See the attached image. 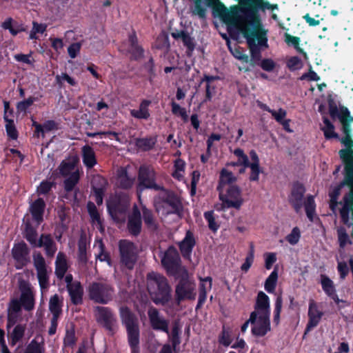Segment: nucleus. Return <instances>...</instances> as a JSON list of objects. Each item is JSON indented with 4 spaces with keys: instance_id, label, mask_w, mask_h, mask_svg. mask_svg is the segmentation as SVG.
Wrapping results in <instances>:
<instances>
[{
    "instance_id": "52",
    "label": "nucleus",
    "mask_w": 353,
    "mask_h": 353,
    "mask_svg": "<svg viewBox=\"0 0 353 353\" xmlns=\"http://www.w3.org/2000/svg\"><path fill=\"white\" fill-rule=\"evenodd\" d=\"M203 216L206 221L208 222L209 229L212 230L213 232H216L219 230L220 225L215 221L214 211L210 210L205 212L203 214Z\"/></svg>"
},
{
    "instance_id": "55",
    "label": "nucleus",
    "mask_w": 353,
    "mask_h": 353,
    "mask_svg": "<svg viewBox=\"0 0 353 353\" xmlns=\"http://www.w3.org/2000/svg\"><path fill=\"white\" fill-rule=\"evenodd\" d=\"M39 100L38 97H30L28 99L19 101L17 103L16 108L19 112H27V110L32 105V104Z\"/></svg>"
},
{
    "instance_id": "50",
    "label": "nucleus",
    "mask_w": 353,
    "mask_h": 353,
    "mask_svg": "<svg viewBox=\"0 0 353 353\" xmlns=\"http://www.w3.org/2000/svg\"><path fill=\"white\" fill-rule=\"evenodd\" d=\"M156 330L166 333L170 336L169 321L161 318L156 310Z\"/></svg>"
},
{
    "instance_id": "18",
    "label": "nucleus",
    "mask_w": 353,
    "mask_h": 353,
    "mask_svg": "<svg viewBox=\"0 0 353 353\" xmlns=\"http://www.w3.org/2000/svg\"><path fill=\"white\" fill-rule=\"evenodd\" d=\"M172 37L176 39H181L183 46L186 48V54L191 56L195 49V42L193 37L185 30H176L171 33Z\"/></svg>"
},
{
    "instance_id": "62",
    "label": "nucleus",
    "mask_w": 353,
    "mask_h": 353,
    "mask_svg": "<svg viewBox=\"0 0 353 353\" xmlns=\"http://www.w3.org/2000/svg\"><path fill=\"white\" fill-rule=\"evenodd\" d=\"M54 185V182L43 180L37 187V192L39 194H47L51 191L52 187Z\"/></svg>"
},
{
    "instance_id": "35",
    "label": "nucleus",
    "mask_w": 353,
    "mask_h": 353,
    "mask_svg": "<svg viewBox=\"0 0 353 353\" xmlns=\"http://www.w3.org/2000/svg\"><path fill=\"white\" fill-rule=\"evenodd\" d=\"M77 162L78 161L76 159L69 161H62L58 167L59 174L63 176H69L72 173L71 172L75 168Z\"/></svg>"
},
{
    "instance_id": "34",
    "label": "nucleus",
    "mask_w": 353,
    "mask_h": 353,
    "mask_svg": "<svg viewBox=\"0 0 353 353\" xmlns=\"http://www.w3.org/2000/svg\"><path fill=\"white\" fill-rule=\"evenodd\" d=\"M323 121L324 126L321 128L323 132L325 139L330 140L331 139H339V135L335 132V127L333 123L327 117H323Z\"/></svg>"
},
{
    "instance_id": "41",
    "label": "nucleus",
    "mask_w": 353,
    "mask_h": 353,
    "mask_svg": "<svg viewBox=\"0 0 353 353\" xmlns=\"http://www.w3.org/2000/svg\"><path fill=\"white\" fill-rule=\"evenodd\" d=\"M21 307H23V306L21 305L20 300L15 299L11 300V301L9 304V307H8V321L9 325L10 323H12V324L15 323V320L12 319V314H16L19 313L21 310Z\"/></svg>"
},
{
    "instance_id": "28",
    "label": "nucleus",
    "mask_w": 353,
    "mask_h": 353,
    "mask_svg": "<svg viewBox=\"0 0 353 353\" xmlns=\"http://www.w3.org/2000/svg\"><path fill=\"white\" fill-rule=\"evenodd\" d=\"M82 161L88 169L92 168L97 160L94 149L89 145H85L81 148Z\"/></svg>"
},
{
    "instance_id": "20",
    "label": "nucleus",
    "mask_w": 353,
    "mask_h": 353,
    "mask_svg": "<svg viewBox=\"0 0 353 353\" xmlns=\"http://www.w3.org/2000/svg\"><path fill=\"white\" fill-rule=\"evenodd\" d=\"M46 205L43 198H38L30 205V212L34 221L40 224L43 221Z\"/></svg>"
},
{
    "instance_id": "9",
    "label": "nucleus",
    "mask_w": 353,
    "mask_h": 353,
    "mask_svg": "<svg viewBox=\"0 0 353 353\" xmlns=\"http://www.w3.org/2000/svg\"><path fill=\"white\" fill-rule=\"evenodd\" d=\"M156 305H166L172 299V288L166 277L156 273Z\"/></svg>"
},
{
    "instance_id": "15",
    "label": "nucleus",
    "mask_w": 353,
    "mask_h": 353,
    "mask_svg": "<svg viewBox=\"0 0 353 353\" xmlns=\"http://www.w3.org/2000/svg\"><path fill=\"white\" fill-rule=\"evenodd\" d=\"M29 252L30 250L27 244L23 241L14 244L12 250L13 259L22 266L26 265L30 261Z\"/></svg>"
},
{
    "instance_id": "57",
    "label": "nucleus",
    "mask_w": 353,
    "mask_h": 353,
    "mask_svg": "<svg viewBox=\"0 0 353 353\" xmlns=\"http://www.w3.org/2000/svg\"><path fill=\"white\" fill-rule=\"evenodd\" d=\"M340 122L343 128L344 123H347L349 128H351L350 124L353 122V117L350 115V112L345 106L341 107Z\"/></svg>"
},
{
    "instance_id": "59",
    "label": "nucleus",
    "mask_w": 353,
    "mask_h": 353,
    "mask_svg": "<svg viewBox=\"0 0 353 353\" xmlns=\"http://www.w3.org/2000/svg\"><path fill=\"white\" fill-rule=\"evenodd\" d=\"M172 112L174 115H179L184 122H187L188 120V116L186 110L184 108L181 107L178 103L174 101L171 103Z\"/></svg>"
},
{
    "instance_id": "51",
    "label": "nucleus",
    "mask_w": 353,
    "mask_h": 353,
    "mask_svg": "<svg viewBox=\"0 0 353 353\" xmlns=\"http://www.w3.org/2000/svg\"><path fill=\"white\" fill-rule=\"evenodd\" d=\"M135 144L143 151H148L154 146V139L152 138H139L136 139Z\"/></svg>"
},
{
    "instance_id": "63",
    "label": "nucleus",
    "mask_w": 353,
    "mask_h": 353,
    "mask_svg": "<svg viewBox=\"0 0 353 353\" xmlns=\"http://www.w3.org/2000/svg\"><path fill=\"white\" fill-rule=\"evenodd\" d=\"M301 238V232L298 227H294L291 232L285 236V240L291 245H296Z\"/></svg>"
},
{
    "instance_id": "19",
    "label": "nucleus",
    "mask_w": 353,
    "mask_h": 353,
    "mask_svg": "<svg viewBox=\"0 0 353 353\" xmlns=\"http://www.w3.org/2000/svg\"><path fill=\"white\" fill-rule=\"evenodd\" d=\"M35 248H43L46 255L52 258L57 252V245L50 234H42L38 240L37 245Z\"/></svg>"
},
{
    "instance_id": "6",
    "label": "nucleus",
    "mask_w": 353,
    "mask_h": 353,
    "mask_svg": "<svg viewBox=\"0 0 353 353\" xmlns=\"http://www.w3.org/2000/svg\"><path fill=\"white\" fill-rule=\"evenodd\" d=\"M161 264L167 274L170 276H178L182 270L187 273V271L182 266L180 254L173 245L168 247L164 252L161 259Z\"/></svg>"
},
{
    "instance_id": "42",
    "label": "nucleus",
    "mask_w": 353,
    "mask_h": 353,
    "mask_svg": "<svg viewBox=\"0 0 353 353\" xmlns=\"http://www.w3.org/2000/svg\"><path fill=\"white\" fill-rule=\"evenodd\" d=\"M232 341V329L230 327L223 325L221 332L219 336V342L225 347L229 346Z\"/></svg>"
},
{
    "instance_id": "64",
    "label": "nucleus",
    "mask_w": 353,
    "mask_h": 353,
    "mask_svg": "<svg viewBox=\"0 0 353 353\" xmlns=\"http://www.w3.org/2000/svg\"><path fill=\"white\" fill-rule=\"evenodd\" d=\"M200 283L199 290V292H204L207 294L208 290L212 289V279L210 276H207L205 278H200Z\"/></svg>"
},
{
    "instance_id": "33",
    "label": "nucleus",
    "mask_w": 353,
    "mask_h": 353,
    "mask_svg": "<svg viewBox=\"0 0 353 353\" xmlns=\"http://www.w3.org/2000/svg\"><path fill=\"white\" fill-rule=\"evenodd\" d=\"M353 185V179L349 176L344 175V179L341 181L338 185L334 186L330 192L329 196L330 199H339V196L341 194V189L344 186H347L350 188Z\"/></svg>"
},
{
    "instance_id": "46",
    "label": "nucleus",
    "mask_w": 353,
    "mask_h": 353,
    "mask_svg": "<svg viewBox=\"0 0 353 353\" xmlns=\"http://www.w3.org/2000/svg\"><path fill=\"white\" fill-rule=\"evenodd\" d=\"M107 185L108 181L106 179L99 174L94 176L91 182L92 191L98 190V189L105 191Z\"/></svg>"
},
{
    "instance_id": "2",
    "label": "nucleus",
    "mask_w": 353,
    "mask_h": 353,
    "mask_svg": "<svg viewBox=\"0 0 353 353\" xmlns=\"http://www.w3.org/2000/svg\"><path fill=\"white\" fill-rule=\"evenodd\" d=\"M305 192V187L302 183L299 181L293 182L288 195V202L296 213H299L304 205L308 219L313 221L316 211V203L312 195H307L305 200H304Z\"/></svg>"
},
{
    "instance_id": "27",
    "label": "nucleus",
    "mask_w": 353,
    "mask_h": 353,
    "mask_svg": "<svg viewBox=\"0 0 353 353\" xmlns=\"http://www.w3.org/2000/svg\"><path fill=\"white\" fill-rule=\"evenodd\" d=\"M135 181L134 176H130L125 168H121L117 171L118 187L123 190H129L132 188Z\"/></svg>"
},
{
    "instance_id": "36",
    "label": "nucleus",
    "mask_w": 353,
    "mask_h": 353,
    "mask_svg": "<svg viewBox=\"0 0 353 353\" xmlns=\"http://www.w3.org/2000/svg\"><path fill=\"white\" fill-rule=\"evenodd\" d=\"M150 104V101L143 100L141 103L139 110H131V115L134 118L147 119L150 117V113L148 111V106Z\"/></svg>"
},
{
    "instance_id": "37",
    "label": "nucleus",
    "mask_w": 353,
    "mask_h": 353,
    "mask_svg": "<svg viewBox=\"0 0 353 353\" xmlns=\"http://www.w3.org/2000/svg\"><path fill=\"white\" fill-rule=\"evenodd\" d=\"M165 203L171 208V211L168 212L169 214H174L179 216L182 214L183 209V205L180 199L176 194Z\"/></svg>"
},
{
    "instance_id": "56",
    "label": "nucleus",
    "mask_w": 353,
    "mask_h": 353,
    "mask_svg": "<svg viewBox=\"0 0 353 353\" xmlns=\"http://www.w3.org/2000/svg\"><path fill=\"white\" fill-rule=\"evenodd\" d=\"M327 103H328V108H329V113L330 117L332 119H334L335 117H337L339 120L340 121V115H341V107L339 109L338 108L334 99H333L332 95H328L327 97Z\"/></svg>"
},
{
    "instance_id": "48",
    "label": "nucleus",
    "mask_w": 353,
    "mask_h": 353,
    "mask_svg": "<svg viewBox=\"0 0 353 353\" xmlns=\"http://www.w3.org/2000/svg\"><path fill=\"white\" fill-rule=\"evenodd\" d=\"M49 310L52 316H59L61 313V305L57 294L52 296L49 302Z\"/></svg>"
},
{
    "instance_id": "16",
    "label": "nucleus",
    "mask_w": 353,
    "mask_h": 353,
    "mask_svg": "<svg viewBox=\"0 0 353 353\" xmlns=\"http://www.w3.org/2000/svg\"><path fill=\"white\" fill-rule=\"evenodd\" d=\"M138 188L143 190L145 188H154V179L150 168L146 165H141L138 174Z\"/></svg>"
},
{
    "instance_id": "22",
    "label": "nucleus",
    "mask_w": 353,
    "mask_h": 353,
    "mask_svg": "<svg viewBox=\"0 0 353 353\" xmlns=\"http://www.w3.org/2000/svg\"><path fill=\"white\" fill-rule=\"evenodd\" d=\"M129 49L128 52L131 54L132 60H139L143 57L144 50L138 44V39L134 31L128 37Z\"/></svg>"
},
{
    "instance_id": "32",
    "label": "nucleus",
    "mask_w": 353,
    "mask_h": 353,
    "mask_svg": "<svg viewBox=\"0 0 353 353\" xmlns=\"http://www.w3.org/2000/svg\"><path fill=\"white\" fill-rule=\"evenodd\" d=\"M78 252L77 259L78 262L82 265H86L88 261L87 255V241L86 238L81 236L78 241Z\"/></svg>"
},
{
    "instance_id": "40",
    "label": "nucleus",
    "mask_w": 353,
    "mask_h": 353,
    "mask_svg": "<svg viewBox=\"0 0 353 353\" xmlns=\"http://www.w3.org/2000/svg\"><path fill=\"white\" fill-rule=\"evenodd\" d=\"M24 237L32 247L35 248L37 245V232L30 223L26 225Z\"/></svg>"
},
{
    "instance_id": "25",
    "label": "nucleus",
    "mask_w": 353,
    "mask_h": 353,
    "mask_svg": "<svg viewBox=\"0 0 353 353\" xmlns=\"http://www.w3.org/2000/svg\"><path fill=\"white\" fill-rule=\"evenodd\" d=\"M258 319L259 323L252 327L251 332L254 336L262 337L271 330L270 319L268 316H259Z\"/></svg>"
},
{
    "instance_id": "58",
    "label": "nucleus",
    "mask_w": 353,
    "mask_h": 353,
    "mask_svg": "<svg viewBox=\"0 0 353 353\" xmlns=\"http://www.w3.org/2000/svg\"><path fill=\"white\" fill-rule=\"evenodd\" d=\"M25 327L21 324L17 325L11 333V339L13 343L19 342L24 336Z\"/></svg>"
},
{
    "instance_id": "17",
    "label": "nucleus",
    "mask_w": 353,
    "mask_h": 353,
    "mask_svg": "<svg viewBox=\"0 0 353 353\" xmlns=\"http://www.w3.org/2000/svg\"><path fill=\"white\" fill-rule=\"evenodd\" d=\"M254 309L257 310L259 316L270 317V299L262 291L259 292L257 294Z\"/></svg>"
},
{
    "instance_id": "39",
    "label": "nucleus",
    "mask_w": 353,
    "mask_h": 353,
    "mask_svg": "<svg viewBox=\"0 0 353 353\" xmlns=\"http://www.w3.org/2000/svg\"><path fill=\"white\" fill-rule=\"evenodd\" d=\"M321 285L323 292L327 296L336 292L333 281L325 274L321 275Z\"/></svg>"
},
{
    "instance_id": "31",
    "label": "nucleus",
    "mask_w": 353,
    "mask_h": 353,
    "mask_svg": "<svg viewBox=\"0 0 353 353\" xmlns=\"http://www.w3.org/2000/svg\"><path fill=\"white\" fill-rule=\"evenodd\" d=\"M68 265L65 256L62 252H59L55 261V274L59 279H62L66 272Z\"/></svg>"
},
{
    "instance_id": "54",
    "label": "nucleus",
    "mask_w": 353,
    "mask_h": 353,
    "mask_svg": "<svg viewBox=\"0 0 353 353\" xmlns=\"http://www.w3.org/2000/svg\"><path fill=\"white\" fill-rule=\"evenodd\" d=\"M156 192L157 194L156 196H158V199L162 201L163 203H166L172 196L175 194L173 191L161 188V186L156 184Z\"/></svg>"
},
{
    "instance_id": "7",
    "label": "nucleus",
    "mask_w": 353,
    "mask_h": 353,
    "mask_svg": "<svg viewBox=\"0 0 353 353\" xmlns=\"http://www.w3.org/2000/svg\"><path fill=\"white\" fill-rule=\"evenodd\" d=\"M223 192L224 190L219 192V197L222 202V210L225 208L240 210L244 202L241 188L236 185H230L225 190V192Z\"/></svg>"
},
{
    "instance_id": "29",
    "label": "nucleus",
    "mask_w": 353,
    "mask_h": 353,
    "mask_svg": "<svg viewBox=\"0 0 353 353\" xmlns=\"http://www.w3.org/2000/svg\"><path fill=\"white\" fill-rule=\"evenodd\" d=\"M45 341L42 336L37 335L27 345L24 353H45Z\"/></svg>"
},
{
    "instance_id": "4",
    "label": "nucleus",
    "mask_w": 353,
    "mask_h": 353,
    "mask_svg": "<svg viewBox=\"0 0 353 353\" xmlns=\"http://www.w3.org/2000/svg\"><path fill=\"white\" fill-rule=\"evenodd\" d=\"M88 299L95 303L105 305L114 297V287L105 282L93 281L87 288Z\"/></svg>"
},
{
    "instance_id": "10",
    "label": "nucleus",
    "mask_w": 353,
    "mask_h": 353,
    "mask_svg": "<svg viewBox=\"0 0 353 353\" xmlns=\"http://www.w3.org/2000/svg\"><path fill=\"white\" fill-rule=\"evenodd\" d=\"M128 206V203L120 196H114L107 203L108 212L116 222H120L123 219Z\"/></svg>"
},
{
    "instance_id": "43",
    "label": "nucleus",
    "mask_w": 353,
    "mask_h": 353,
    "mask_svg": "<svg viewBox=\"0 0 353 353\" xmlns=\"http://www.w3.org/2000/svg\"><path fill=\"white\" fill-rule=\"evenodd\" d=\"M278 279V272L275 268L266 279L264 288L268 293H272L276 286Z\"/></svg>"
},
{
    "instance_id": "26",
    "label": "nucleus",
    "mask_w": 353,
    "mask_h": 353,
    "mask_svg": "<svg viewBox=\"0 0 353 353\" xmlns=\"http://www.w3.org/2000/svg\"><path fill=\"white\" fill-rule=\"evenodd\" d=\"M67 290L73 305H79L83 303V288L80 281H75L73 285Z\"/></svg>"
},
{
    "instance_id": "38",
    "label": "nucleus",
    "mask_w": 353,
    "mask_h": 353,
    "mask_svg": "<svg viewBox=\"0 0 353 353\" xmlns=\"http://www.w3.org/2000/svg\"><path fill=\"white\" fill-rule=\"evenodd\" d=\"M80 179L79 171L72 172L63 181L64 190L67 192H72Z\"/></svg>"
},
{
    "instance_id": "23",
    "label": "nucleus",
    "mask_w": 353,
    "mask_h": 353,
    "mask_svg": "<svg viewBox=\"0 0 353 353\" xmlns=\"http://www.w3.org/2000/svg\"><path fill=\"white\" fill-rule=\"evenodd\" d=\"M339 154L345 165L344 175L353 179V150L341 149Z\"/></svg>"
},
{
    "instance_id": "11",
    "label": "nucleus",
    "mask_w": 353,
    "mask_h": 353,
    "mask_svg": "<svg viewBox=\"0 0 353 353\" xmlns=\"http://www.w3.org/2000/svg\"><path fill=\"white\" fill-rule=\"evenodd\" d=\"M194 288L189 281L188 276H182L175 288V299L178 305L185 300H194L196 296Z\"/></svg>"
},
{
    "instance_id": "45",
    "label": "nucleus",
    "mask_w": 353,
    "mask_h": 353,
    "mask_svg": "<svg viewBox=\"0 0 353 353\" xmlns=\"http://www.w3.org/2000/svg\"><path fill=\"white\" fill-rule=\"evenodd\" d=\"M254 259V245L252 242L250 243V250L247 254L244 263L241 266V270L247 272L251 268Z\"/></svg>"
},
{
    "instance_id": "21",
    "label": "nucleus",
    "mask_w": 353,
    "mask_h": 353,
    "mask_svg": "<svg viewBox=\"0 0 353 353\" xmlns=\"http://www.w3.org/2000/svg\"><path fill=\"white\" fill-rule=\"evenodd\" d=\"M21 294L20 301L24 310L31 311L34 307V294L29 287L28 284L24 283L20 286Z\"/></svg>"
},
{
    "instance_id": "44",
    "label": "nucleus",
    "mask_w": 353,
    "mask_h": 353,
    "mask_svg": "<svg viewBox=\"0 0 353 353\" xmlns=\"http://www.w3.org/2000/svg\"><path fill=\"white\" fill-rule=\"evenodd\" d=\"M342 132L344 137L340 139L341 143L347 147V149H352L353 148L352 129L348 128L347 123H344L343 128L342 127Z\"/></svg>"
},
{
    "instance_id": "30",
    "label": "nucleus",
    "mask_w": 353,
    "mask_h": 353,
    "mask_svg": "<svg viewBox=\"0 0 353 353\" xmlns=\"http://www.w3.org/2000/svg\"><path fill=\"white\" fill-rule=\"evenodd\" d=\"M236 177L233 175L232 172L223 168L220 172L219 183L216 188L217 191H223L226 185H228V186L234 185L233 183L236 182Z\"/></svg>"
},
{
    "instance_id": "47",
    "label": "nucleus",
    "mask_w": 353,
    "mask_h": 353,
    "mask_svg": "<svg viewBox=\"0 0 353 353\" xmlns=\"http://www.w3.org/2000/svg\"><path fill=\"white\" fill-rule=\"evenodd\" d=\"M285 41L286 42L287 44L292 45L296 49V50L300 54H302L304 56L307 55L306 52L303 50V49L300 48L301 39L299 37L292 36L288 33H285Z\"/></svg>"
},
{
    "instance_id": "13",
    "label": "nucleus",
    "mask_w": 353,
    "mask_h": 353,
    "mask_svg": "<svg viewBox=\"0 0 353 353\" xmlns=\"http://www.w3.org/2000/svg\"><path fill=\"white\" fill-rule=\"evenodd\" d=\"M196 243L194 233L190 230H187L185 237L177 243L180 253L184 259L190 260Z\"/></svg>"
},
{
    "instance_id": "61",
    "label": "nucleus",
    "mask_w": 353,
    "mask_h": 353,
    "mask_svg": "<svg viewBox=\"0 0 353 353\" xmlns=\"http://www.w3.org/2000/svg\"><path fill=\"white\" fill-rule=\"evenodd\" d=\"M99 253L97 255V259H99L100 261L106 262L108 265H112V259L110 254L105 251V247L102 241L100 242L99 244Z\"/></svg>"
},
{
    "instance_id": "60",
    "label": "nucleus",
    "mask_w": 353,
    "mask_h": 353,
    "mask_svg": "<svg viewBox=\"0 0 353 353\" xmlns=\"http://www.w3.org/2000/svg\"><path fill=\"white\" fill-rule=\"evenodd\" d=\"M37 279L39 281V286L41 290L47 289L49 286V276L48 274L47 269L37 271Z\"/></svg>"
},
{
    "instance_id": "3",
    "label": "nucleus",
    "mask_w": 353,
    "mask_h": 353,
    "mask_svg": "<svg viewBox=\"0 0 353 353\" xmlns=\"http://www.w3.org/2000/svg\"><path fill=\"white\" fill-rule=\"evenodd\" d=\"M119 316L122 325L125 327L128 344L132 353H139V321L137 316L128 306L119 307Z\"/></svg>"
},
{
    "instance_id": "1",
    "label": "nucleus",
    "mask_w": 353,
    "mask_h": 353,
    "mask_svg": "<svg viewBox=\"0 0 353 353\" xmlns=\"http://www.w3.org/2000/svg\"><path fill=\"white\" fill-rule=\"evenodd\" d=\"M241 32L246 39L250 51V65L254 66L261 61V52L259 47H268L267 30L255 28L243 22H239L237 29L232 30V35Z\"/></svg>"
},
{
    "instance_id": "12",
    "label": "nucleus",
    "mask_w": 353,
    "mask_h": 353,
    "mask_svg": "<svg viewBox=\"0 0 353 353\" xmlns=\"http://www.w3.org/2000/svg\"><path fill=\"white\" fill-rule=\"evenodd\" d=\"M323 314V312L319 308V304L314 300L310 299L307 312L308 321L304 335H306L319 324Z\"/></svg>"
},
{
    "instance_id": "5",
    "label": "nucleus",
    "mask_w": 353,
    "mask_h": 353,
    "mask_svg": "<svg viewBox=\"0 0 353 353\" xmlns=\"http://www.w3.org/2000/svg\"><path fill=\"white\" fill-rule=\"evenodd\" d=\"M119 265L123 272L134 269L138 256L134 243L128 240H121L119 243Z\"/></svg>"
},
{
    "instance_id": "14",
    "label": "nucleus",
    "mask_w": 353,
    "mask_h": 353,
    "mask_svg": "<svg viewBox=\"0 0 353 353\" xmlns=\"http://www.w3.org/2000/svg\"><path fill=\"white\" fill-rule=\"evenodd\" d=\"M142 227L141 214L137 205H134L132 214L128 216L127 228L130 234L132 236H137Z\"/></svg>"
},
{
    "instance_id": "49",
    "label": "nucleus",
    "mask_w": 353,
    "mask_h": 353,
    "mask_svg": "<svg viewBox=\"0 0 353 353\" xmlns=\"http://www.w3.org/2000/svg\"><path fill=\"white\" fill-rule=\"evenodd\" d=\"M3 119L6 123V130L8 136L12 139H17L18 137V132L16 129L14 120L9 119L8 116L3 117Z\"/></svg>"
},
{
    "instance_id": "24",
    "label": "nucleus",
    "mask_w": 353,
    "mask_h": 353,
    "mask_svg": "<svg viewBox=\"0 0 353 353\" xmlns=\"http://www.w3.org/2000/svg\"><path fill=\"white\" fill-rule=\"evenodd\" d=\"M87 210L90 217V222L92 225H96L99 231L101 233L104 232L105 228L103 226V220L101 217L97 206L92 201L87 203Z\"/></svg>"
},
{
    "instance_id": "53",
    "label": "nucleus",
    "mask_w": 353,
    "mask_h": 353,
    "mask_svg": "<svg viewBox=\"0 0 353 353\" xmlns=\"http://www.w3.org/2000/svg\"><path fill=\"white\" fill-rule=\"evenodd\" d=\"M337 236L339 247L341 248H344L347 243L352 244V241L350 240L349 236L344 227L337 228Z\"/></svg>"
},
{
    "instance_id": "8",
    "label": "nucleus",
    "mask_w": 353,
    "mask_h": 353,
    "mask_svg": "<svg viewBox=\"0 0 353 353\" xmlns=\"http://www.w3.org/2000/svg\"><path fill=\"white\" fill-rule=\"evenodd\" d=\"M94 311L97 322L107 330L110 334H114L118 326L117 316L112 310L108 307L96 306Z\"/></svg>"
}]
</instances>
